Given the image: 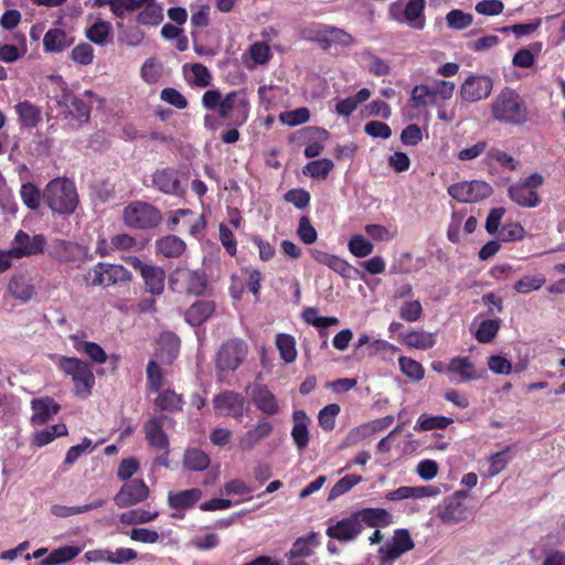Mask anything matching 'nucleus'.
<instances>
[{
	"mask_svg": "<svg viewBox=\"0 0 565 565\" xmlns=\"http://www.w3.org/2000/svg\"><path fill=\"white\" fill-rule=\"evenodd\" d=\"M273 425L266 419H259L253 429L247 430L238 441L242 450H252L263 439L267 438L273 433Z\"/></svg>",
	"mask_w": 565,
	"mask_h": 565,
	"instance_id": "30",
	"label": "nucleus"
},
{
	"mask_svg": "<svg viewBox=\"0 0 565 565\" xmlns=\"http://www.w3.org/2000/svg\"><path fill=\"white\" fill-rule=\"evenodd\" d=\"M492 79L487 75H471L460 86V97L468 103H477L491 95Z\"/></svg>",
	"mask_w": 565,
	"mask_h": 565,
	"instance_id": "18",
	"label": "nucleus"
},
{
	"mask_svg": "<svg viewBox=\"0 0 565 565\" xmlns=\"http://www.w3.org/2000/svg\"><path fill=\"white\" fill-rule=\"evenodd\" d=\"M132 280L131 273L120 264L98 262L84 274L83 281L89 287L107 288Z\"/></svg>",
	"mask_w": 565,
	"mask_h": 565,
	"instance_id": "6",
	"label": "nucleus"
},
{
	"mask_svg": "<svg viewBox=\"0 0 565 565\" xmlns=\"http://www.w3.org/2000/svg\"><path fill=\"white\" fill-rule=\"evenodd\" d=\"M127 263L137 271L143 279L145 290L152 296H160L164 291L166 271L162 267L143 263L136 256L127 258Z\"/></svg>",
	"mask_w": 565,
	"mask_h": 565,
	"instance_id": "13",
	"label": "nucleus"
},
{
	"mask_svg": "<svg viewBox=\"0 0 565 565\" xmlns=\"http://www.w3.org/2000/svg\"><path fill=\"white\" fill-rule=\"evenodd\" d=\"M57 367L65 375L71 376L74 384L73 392L76 396L87 398L92 394L95 375L87 362L78 358L62 355L57 361Z\"/></svg>",
	"mask_w": 565,
	"mask_h": 565,
	"instance_id": "5",
	"label": "nucleus"
},
{
	"mask_svg": "<svg viewBox=\"0 0 565 565\" xmlns=\"http://www.w3.org/2000/svg\"><path fill=\"white\" fill-rule=\"evenodd\" d=\"M9 289L14 298L24 301L31 299L34 295L33 286L24 281L22 278L11 280Z\"/></svg>",
	"mask_w": 565,
	"mask_h": 565,
	"instance_id": "64",
	"label": "nucleus"
},
{
	"mask_svg": "<svg viewBox=\"0 0 565 565\" xmlns=\"http://www.w3.org/2000/svg\"><path fill=\"white\" fill-rule=\"evenodd\" d=\"M320 545L319 534L310 532L305 536L298 537L289 552L286 554L287 558H305L310 557L315 553V548Z\"/></svg>",
	"mask_w": 565,
	"mask_h": 565,
	"instance_id": "33",
	"label": "nucleus"
},
{
	"mask_svg": "<svg viewBox=\"0 0 565 565\" xmlns=\"http://www.w3.org/2000/svg\"><path fill=\"white\" fill-rule=\"evenodd\" d=\"M546 282V278L543 274L534 276H524L518 280L513 288L518 294H529L531 291L540 290Z\"/></svg>",
	"mask_w": 565,
	"mask_h": 565,
	"instance_id": "54",
	"label": "nucleus"
},
{
	"mask_svg": "<svg viewBox=\"0 0 565 565\" xmlns=\"http://www.w3.org/2000/svg\"><path fill=\"white\" fill-rule=\"evenodd\" d=\"M68 433L65 424L60 423L39 430L33 436V445L43 447L52 443L56 437L66 436Z\"/></svg>",
	"mask_w": 565,
	"mask_h": 565,
	"instance_id": "45",
	"label": "nucleus"
},
{
	"mask_svg": "<svg viewBox=\"0 0 565 565\" xmlns=\"http://www.w3.org/2000/svg\"><path fill=\"white\" fill-rule=\"evenodd\" d=\"M207 275L203 269L175 268L169 277L172 291L193 296L203 295L207 287Z\"/></svg>",
	"mask_w": 565,
	"mask_h": 565,
	"instance_id": "8",
	"label": "nucleus"
},
{
	"mask_svg": "<svg viewBox=\"0 0 565 565\" xmlns=\"http://www.w3.org/2000/svg\"><path fill=\"white\" fill-rule=\"evenodd\" d=\"M398 364L401 371L413 381H420L425 376L423 365L416 360L407 356H399Z\"/></svg>",
	"mask_w": 565,
	"mask_h": 565,
	"instance_id": "56",
	"label": "nucleus"
},
{
	"mask_svg": "<svg viewBox=\"0 0 565 565\" xmlns=\"http://www.w3.org/2000/svg\"><path fill=\"white\" fill-rule=\"evenodd\" d=\"M138 556L137 552L129 547H118L116 551L108 548H96L85 553V558L89 563H110V564H125Z\"/></svg>",
	"mask_w": 565,
	"mask_h": 565,
	"instance_id": "22",
	"label": "nucleus"
},
{
	"mask_svg": "<svg viewBox=\"0 0 565 565\" xmlns=\"http://www.w3.org/2000/svg\"><path fill=\"white\" fill-rule=\"evenodd\" d=\"M348 247L350 253L359 258L371 255L374 249V245L360 234L353 235L350 238Z\"/></svg>",
	"mask_w": 565,
	"mask_h": 565,
	"instance_id": "57",
	"label": "nucleus"
},
{
	"mask_svg": "<svg viewBox=\"0 0 565 565\" xmlns=\"http://www.w3.org/2000/svg\"><path fill=\"white\" fill-rule=\"evenodd\" d=\"M473 17L459 9H452L446 14V22L449 29L461 31L472 24Z\"/></svg>",
	"mask_w": 565,
	"mask_h": 565,
	"instance_id": "55",
	"label": "nucleus"
},
{
	"mask_svg": "<svg viewBox=\"0 0 565 565\" xmlns=\"http://www.w3.org/2000/svg\"><path fill=\"white\" fill-rule=\"evenodd\" d=\"M360 524L370 527H385L392 523V515L382 508H364L355 512Z\"/></svg>",
	"mask_w": 565,
	"mask_h": 565,
	"instance_id": "32",
	"label": "nucleus"
},
{
	"mask_svg": "<svg viewBox=\"0 0 565 565\" xmlns=\"http://www.w3.org/2000/svg\"><path fill=\"white\" fill-rule=\"evenodd\" d=\"M147 0H110L109 9L117 18H124L127 12L141 9Z\"/></svg>",
	"mask_w": 565,
	"mask_h": 565,
	"instance_id": "58",
	"label": "nucleus"
},
{
	"mask_svg": "<svg viewBox=\"0 0 565 565\" xmlns=\"http://www.w3.org/2000/svg\"><path fill=\"white\" fill-rule=\"evenodd\" d=\"M20 195L26 207L32 211L38 210L41 205V200H43V193L31 182L21 185Z\"/></svg>",
	"mask_w": 565,
	"mask_h": 565,
	"instance_id": "51",
	"label": "nucleus"
},
{
	"mask_svg": "<svg viewBox=\"0 0 565 565\" xmlns=\"http://www.w3.org/2000/svg\"><path fill=\"white\" fill-rule=\"evenodd\" d=\"M203 492L199 488H191L168 494V505L173 510L171 516L174 519H183L185 512L194 508L201 500Z\"/></svg>",
	"mask_w": 565,
	"mask_h": 565,
	"instance_id": "20",
	"label": "nucleus"
},
{
	"mask_svg": "<svg viewBox=\"0 0 565 565\" xmlns=\"http://www.w3.org/2000/svg\"><path fill=\"white\" fill-rule=\"evenodd\" d=\"M210 463V456L200 448H189L183 455V466L189 471H203Z\"/></svg>",
	"mask_w": 565,
	"mask_h": 565,
	"instance_id": "39",
	"label": "nucleus"
},
{
	"mask_svg": "<svg viewBox=\"0 0 565 565\" xmlns=\"http://www.w3.org/2000/svg\"><path fill=\"white\" fill-rule=\"evenodd\" d=\"M185 174L175 167L158 168L151 175L153 186L168 195L182 196L185 193Z\"/></svg>",
	"mask_w": 565,
	"mask_h": 565,
	"instance_id": "14",
	"label": "nucleus"
},
{
	"mask_svg": "<svg viewBox=\"0 0 565 565\" xmlns=\"http://www.w3.org/2000/svg\"><path fill=\"white\" fill-rule=\"evenodd\" d=\"M74 349L84 353L93 363L104 364L108 360L105 350L96 342L82 340L78 335H71Z\"/></svg>",
	"mask_w": 565,
	"mask_h": 565,
	"instance_id": "34",
	"label": "nucleus"
},
{
	"mask_svg": "<svg viewBox=\"0 0 565 565\" xmlns=\"http://www.w3.org/2000/svg\"><path fill=\"white\" fill-rule=\"evenodd\" d=\"M168 417L166 415L151 416L143 425L145 438L148 445L157 450H163L169 454V437L163 426Z\"/></svg>",
	"mask_w": 565,
	"mask_h": 565,
	"instance_id": "21",
	"label": "nucleus"
},
{
	"mask_svg": "<svg viewBox=\"0 0 565 565\" xmlns=\"http://www.w3.org/2000/svg\"><path fill=\"white\" fill-rule=\"evenodd\" d=\"M14 39L22 42V46L18 47L13 44H0V61L4 63H13L26 53L25 36L15 34Z\"/></svg>",
	"mask_w": 565,
	"mask_h": 565,
	"instance_id": "48",
	"label": "nucleus"
},
{
	"mask_svg": "<svg viewBox=\"0 0 565 565\" xmlns=\"http://www.w3.org/2000/svg\"><path fill=\"white\" fill-rule=\"evenodd\" d=\"M47 79L58 85L61 94L55 96L56 103L63 113L75 118L79 122L89 120L90 106L81 97L68 89L66 82L61 75H49Z\"/></svg>",
	"mask_w": 565,
	"mask_h": 565,
	"instance_id": "9",
	"label": "nucleus"
},
{
	"mask_svg": "<svg viewBox=\"0 0 565 565\" xmlns=\"http://www.w3.org/2000/svg\"><path fill=\"white\" fill-rule=\"evenodd\" d=\"M149 488L142 479H134L124 483L114 501L118 508H128L143 502L149 497Z\"/></svg>",
	"mask_w": 565,
	"mask_h": 565,
	"instance_id": "19",
	"label": "nucleus"
},
{
	"mask_svg": "<svg viewBox=\"0 0 565 565\" xmlns=\"http://www.w3.org/2000/svg\"><path fill=\"white\" fill-rule=\"evenodd\" d=\"M362 481V477L359 475H347L341 478L330 490L328 500H334L344 493L349 492L353 487L358 486Z\"/></svg>",
	"mask_w": 565,
	"mask_h": 565,
	"instance_id": "53",
	"label": "nucleus"
},
{
	"mask_svg": "<svg viewBox=\"0 0 565 565\" xmlns=\"http://www.w3.org/2000/svg\"><path fill=\"white\" fill-rule=\"evenodd\" d=\"M292 422L291 438L297 449L302 451L308 448L310 441L308 429L310 418L305 411L299 409L294 412Z\"/></svg>",
	"mask_w": 565,
	"mask_h": 565,
	"instance_id": "27",
	"label": "nucleus"
},
{
	"mask_svg": "<svg viewBox=\"0 0 565 565\" xmlns=\"http://www.w3.org/2000/svg\"><path fill=\"white\" fill-rule=\"evenodd\" d=\"M435 98L433 88L430 85L420 84L415 85L411 93V104L414 108L426 107L428 105H434Z\"/></svg>",
	"mask_w": 565,
	"mask_h": 565,
	"instance_id": "47",
	"label": "nucleus"
},
{
	"mask_svg": "<svg viewBox=\"0 0 565 565\" xmlns=\"http://www.w3.org/2000/svg\"><path fill=\"white\" fill-rule=\"evenodd\" d=\"M124 223L131 228L147 230L159 225L161 213L153 205L146 202H132L122 212Z\"/></svg>",
	"mask_w": 565,
	"mask_h": 565,
	"instance_id": "12",
	"label": "nucleus"
},
{
	"mask_svg": "<svg viewBox=\"0 0 565 565\" xmlns=\"http://www.w3.org/2000/svg\"><path fill=\"white\" fill-rule=\"evenodd\" d=\"M14 109L23 128H34L42 121L40 108L29 100L18 103Z\"/></svg>",
	"mask_w": 565,
	"mask_h": 565,
	"instance_id": "35",
	"label": "nucleus"
},
{
	"mask_svg": "<svg viewBox=\"0 0 565 565\" xmlns=\"http://www.w3.org/2000/svg\"><path fill=\"white\" fill-rule=\"evenodd\" d=\"M73 44L74 38L58 28L47 30L43 38V49L46 53H61Z\"/></svg>",
	"mask_w": 565,
	"mask_h": 565,
	"instance_id": "31",
	"label": "nucleus"
},
{
	"mask_svg": "<svg viewBox=\"0 0 565 565\" xmlns=\"http://www.w3.org/2000/svg\"><path fill=\"white\" fill-rule=\"evenodd\" d=\"M333 161L327 158L313 160L303 167V174L317 180H324L333 169Z\"/></svg>",
	"mask_w": 565,
	"mask_h": 565,
	"instance_id": "46",
	"label": "nucleus"
},
{
	"mask_svg": "<svg viewBox=\"0 0 565 565\" xmlns=\"http://www.w3.org/2000/svg\"><path fill=\"white\" fill-rule=\"evenodd\" d=\"M454 423V419L447 416L437 415L431 416L427 414H423L418 417L414 429L416 431H428L433 429H446L449 425Z\"/></svg>",
	"mask_w": 565,
	"mask_h": 565,
	"instance_id": "43",
	"label": "nucleus"
},
{
	"mask_svg": "<svg viewBox=\"0 0 565 565\" xmlns=\"http://www.w3.org/2000/svg\"><path fill=\"white\" fill-rule=\"evenodd\" d=\"M284 199L286 202L291 203L295 207L302 210L309 205L311 196L307 190L297 188L287 191L284 194Z\"/></svg>",
	"mask_w": 565,
	"mask_h": 565,
	"instance_id": "63",
	"label": "nucleus"
},
{
	"mask_svg": "<svg viewBox=\"0 0 565 565\" xmlns=\"http://www.w3.org/2000/svg\"><path fill=\"white\" fill-rule=\"evenodd\" d=\"M499 329V319H487L481 321L475 337L480 343H490L497 337Z\"/></svg>",
	"mask_w": 565,
	"mask_h": 565,
	"instance_id": "52",
	"label": "nucleus"
},
{
	"mask_svg": "<svg viewBox=\"0 0 565 565\" xmlns=\"http://www.w3.org/2000/svg\"><path fill=\"white\" fill-rule=\"evenodd\" d=\"M341 408L338 404L332 403L320 409L318 414V422L323 430L330 431L335 427V418Z\"/></svg>",
	"mask_w": 565,
	"mask_h": 565,
	"instance_id": "59",
	"label": "nucleus"
},
{
	"mask_svg": "<svg viewBox=\"0 0 565 565\" xmlns=\"http://www.w3.org/2000/svg\"><path fill=\"white\" fill-rule=\"evenodd\" d=\"M275 344L279 351L280 358L286 363H292L297 359V349L295 338L287 333H278L275 339Z\"/></svg>",
	"mask_w": 565,
	"mask_h": 565,
	"instance_id": "44",
	"label": "nucleus"
},
{
	"mask_svg": "<svg viewBox=\"0 0 565 565\" xmlns=\"http://www.w3.org/2000/svg\"><path fill=\"white\" fill-rule=\"evenodd\" d=\"M147 387L151 392H159L164 385V376L161 366L154 361L150 360L147 364Z\"/></svg>",
	"mask_w": 565,
	"mask_h": 565,
	"instance_id": "50",
	"label": "nucleus"
},
{
	"mask_svg": "<svg viewBox=\"0 0 565 565\" xmlns=\"http://www.w3.org/2000/svg\"><path fill=\"white\" fill-rule=\"evenodd\" d=\"M252 401L263 414L277 415L280 412L278 401L274 393L265 384H255L252 388Z\"/></svg>",
	"mask_w": 565,
	"mask_h": 565,
	"instance_id": "25",
	"label": "nucleus"
},
{
	"mask_svg": "<svg viewBox=\"0 0 565 565\" xmlns=\"http://www.w3.org/2000/svg\"><path fill=\"white\" fill-rule=\"evenodd\" d=\"M213 407L221 416L232 417L241 420L248 409V402L245 396L234 391H224L214 395Z\"/></svg>",
	"mask_w": 565,
	"mask_h": 565,
	"instance_id": "16",
	"label": "nucleus"
},
{
	"mask_svg": "<svg viewBox=\"0 0 565 565\" xmlns=\"http://www.w3.org/2000/svg\"><path fill=\"white\" fill-rule=\"evenodd\" d=\"M399 318L406 322H416L423 316V307L419 300L405 301L399 308Z\"/></svg>",
	"mask_w": 565,
	"mask_h": 565,
	"instance_id": "61",
	"label": "nucleus"
},
{
	"mask_svg": "<svg viewBox=\"0 0 565 565\" xmlns=\"http://www.w3.org/2000/svg\"><path fill=\"white\" fill-rule=\"evenodd\" d=\"M157 398L154 399V405L164 412H180L182 411L184 401L182 395L175 393L173 390H160Z\"/></svg>",
	"mask_w": 565,
	"mask_h": 565,
	"instance_id": "38",
	"label": "nucleus"
},
{
	"mask_svg": "<svg viewBox=\"0 0 565 565\" xmlns=\"http://www.w3.org/2000/svg\"><path fill=\"white\" fill-rule=\"evenodd\" d=\"M81 551V547L72 545L58 547L43 558L40 565H62L75 558Z\"/></svg>",
	"mask_w": 565,
	"mask_h": 565,
	"instance_id": "40",
	"label": "nucleus"
},
{
	"mask_svg": "<svg viewBox=\"0 0 565 565\" xmlns=\"http://www.w3.org/2000/svg\"><path fill=\"white\" fill-rule=\"evenodd\" d=\"M491 114L494 120L522 126L529 120V109L524 99L513 88L504 87L491 104Z\"/></svg>",
	"mask_w": 565,
	"mask_h": 565,
	"instance_id": "2",
	"label": "nucleus"
},
{
	"mask_svg": "<svg viewBox=\"0 0 565 565\" xmlns=\"http://www.w3.org/2000/svg\"><path fill=\"white\" fill-rule=\"evenodd\" d=\"M426 0H408L404 8V18L406 23L415 29L423 30L426 25L425 18Z\"/></svg>",
	"mask_w": 565,
	"mask_h": 565,
	"instance_id": "37",
	"label": "nucleus"
},
{
	"mask_svg": "<svg viewBox=\"0 0 565 565\" xmlns=\"http://www.w3.org/2000/svg\"><path fill=\"white\" fill-rule=\"evenodd\" d=\"M466 492L457 491L451 497L444 500L443 509L439 512V518L444 523L455 524L465 521L468 516V511L463 504Z\"/></svg>",
	"mask_w": 565,
	"mask_h": 565,
	"instance_id": "23",
	"label": "nucleus"
},
{
	"mask_svg": "<svg viewBox=\"0 0 565 565\" xmlns=\"http://www.w3.org/2000/svg\"><path fill=\"white\" fill-rule=\"evenodd\" d=\"M47 255L51 259L61 264H72L79 268L82 264L92 259L89 248L76 242L66 239H53L49 246Z\"/></svg>",
	"mask_w": 565,
	"mask_h": 565,
	"instance_id": "10",
	"label": "nucleus"
},
{
	"mask_svg": "<svg viewBox=\"0 0 565 565\" xmlns=\"http://www.w3.org/2000/svg\"><path fill=\"white\" fill-rule=\"evenodd\" d=\"M216 305L210 299L194 301L184 312V320L192 327L205 323L215 312Z\"/></svg>",
	"mask_w": 565,
	"mask_h": 565,
	"instance_id": "26",
	"label": "nucleus"
},
{
	"mask_svg": "<svg viewBox=\"0 0 565 565\" xmlns=\"http://www.w3.org/2000/svg\"><path fill=\"white\" fill-rule=\"evenodd\" d=\"M111 33V24L108 21H97L86 30V38L98 45H104Z\"/></svg>",
	"mask_w": 565,
	"mask_h": 565,
	"instance_id": "49",
	"label": "nucleus"
},
{
	"mask_svg": "<svg viewBox=\"0 0 565 565\" xmlns=\"http://www.w3.org/2000/svg\"><path fill=\"white\" fill-rule=\"evenodd\" d=\"M43 201L54 213L70 215L78 204V194L73 181L66 178L51 180L44 191Z\"/></svg>",
	"mask_w": 565,
	"mask_h": 565,
	"instance_id": "3",
	"label": "nucleus"
},
{
	"mask_svg": "<svg viewBox=\"0 0 565 565\" xmlns=\"http://www.w3.org/2000/svg\"><path fill=\"white\" fill-rule=\"evenodd\" d=\"M397 341L408 349L417 350L431 349L437 342L434 333L414 329L405 333H399Z\"/></svg>",
	"mask_w": 565,
	"mask_h": 565,
	"instance_id": "29",
	"label": "nucleus"
},
{
	"mask_svg": "<svg viewBox=\"0 0 565 565\" xmlns=\"http://www.w3.org/2000/svg\"><path fill=\"white\" fill-rule=\"evenodd\" d=\"M143 9L137 15V22L142 25H157L163 19L162 8L154 0H147Z\"/></svg>",
	"mask_w": 565,
	"mask_h": 565,
	"instance_id": "42",
	"label": "nucleus"
},
{
	"mask_svg": "<svg viewBox=\"0 0 565 565\" xmlns=\"http://www.w3.org/2000/svg\"><path fill=\"white\" fill-rule=\"evenodd\" d=\"M33 415L31 422L34 425H43L47 423L54 415H56L61 406L54 402L52 397L34 398L31 402Z\"/></svg>",
	"mask_w": 565,
	"mask_h": 565,
	"instance_id": "28",
	"label": "nucleus"
},
{
	"mask_svg": "<svg viewBox=\"0 0 565 565\" xmlns=\"http://www.w3.org/2000/svg\"><path fill=\"white\" fill-rule=\"evenodd\" d=\"M302 38L316 42L323 51L331 47L349 49L355 43L352 34L343 29L324 23H312L301 30Z\"/></svg>",
	"mask_w": 565,
	"mask_h": 565,
	"instance_id": "4",
	"label": "nucleus"
},
{
	"mask_svg": "<svg viewBox=\"0 0 565 565\" xmlns=\"http://www.w3.org/2000/svg\"><path fill=\"white\" fill-rule=\"evenodd\" d=\"M447 371L458 374L462 381L477 379L475 365L470 362L468 356L452 358L447 366Z\"/></svg>",
	"mask_w": 565,
	"mask_h": 565,
	"instance_id": "41",
	"label": "nucleus"
},
{
	"mask_svg": "<svg viewBox=\"0 0 565 565\" xmlns=\"http://www.w3.org/2000/svg\"><path fill=\"white\" fill-rule=\"evenodd\" d=\"M248 344L238 338H233L218 348L215 354V369L217 372L236 371L245 361Z\"/></svg>",
	"mask_w": 565,
	"mask_h": 565,
	"instance_id": "11",
	"label": "nucleus"
},
{
	"mask_svg": "<svg viewBox=\"0 0 565 565\" xmlns=\"http://www.w3.org/2000/svg\"><path fill=\"white\" fill-rule=\"evenodd\" d=\"M448 194L458 202L472 203L489 198L493 189L482 180L454 183L448 186Z\"/></svg>",
	"mask_w": 565,
	"mask_h": 565,
	"instance_id": "15",
	"label": "nucleus"
},
{
	"mask_svg": "<svg viewBox=\"0 0 565 565\" xmlns=\"http://www.w3.org/2000/svg\"><path fill=\"white\" fill-rule=\"evenodd\" d=\"M156 248L166 258H178L185 252L186 244L179 236L167 235L157 239Z\"/></svg>",
	"mask_w": 565,
	"mask_h": 565,
	"instance_id": "36",
	"label": "nucleus"
},
{
	"mask_svg": "<svg viewBox=\"0 0 565 565\" xmlns=\"http://www.w3.org/2000/svg\"><path fill=\"white\" fill-rule=\"evenodd\" d=\"M524 227L516 222L504 224L498 233L499 239L502 242L521 241L525 237Z\"/></svg>",
	"mask_w": 565,
	"mask_h": 565,
	"instance_id": "62",
	"label": "nucleus"
},
{
	"mask_svg": "<svg viewBox=\"0 0 565 565\" xmlns=\"http://www.w3.org/2000/svg\"><path fill=\"white\" fill-rule=\"evenodd\" d=\"M279 119L282 124L289 127H295L306 124L310 119V111L306 107H300L295 110L280 114Z\"/></svg>",
	"mask_w": 565,
	"mask_h": 565,
	"instance_id": "60",
	"label": "nucleus"
},
{
	"mask_svg": "<svg viewBox=\"0 0 565 565\" xmlns=\"http://www.w3.org/2000/svg\"><path fill=\"white\" fill-rule=\"evenodd\" d=\"M45 244L46 239L43 235L36 234L30 236L28 233L20 230L12 241L9 255L17 259L39 255L44 252Z\"/></svg>",
	"mask_w": 565,
	"mask_h": 565,
	"instance_id": "17",
	"label": "nucleus"
},
{
	"mask_svg": "<svg viewBox=\"0 0 565 565\" xmlns=\"http://www.w3.org/2000/svg\"><path fill=\"white\" fill-rule=\"evenodd\" d=\"M363 531V525L360 524L356 513L338 521L334 525L327 529V535L331 539L349 542L355 540Z\"/></svg>",
	"mask_w": 565,
	"mask_h": 565,
	"instance_id": "24",
	"label": "nucleus"
},
{
	"mask_svg": "<svg viewBox=\"0 0 565 565\" xmlns=\"http://www.w3.org/2000/svg\"><path fill=\"white\" fill-rule=\"evenodd\" d=\"M201 103L206 110L217 111L220 119L228 120L230 126L242 127L248 120L250 105L243 89L225 96L216 88L209 89L202 95Z\"/></svg>",
	"mask_w": 565,
	"mask_h": 565,
	"instance_id": "1",
	"label": "nucleus"
},
{
	"mask_svg": "<svg viewBox=\"0 0 565 565\" xmlns=\"http://www.w3.org/2000/svg\"><path fill=\"white\" fill-rule=\"evenodd\" d=\"M545 179L539 172H533L524 179L511 184L508 188V196L518 206L532 209L541 204L542 200L539 189L544 184Z\"/></svg>",
	"mask_w": 565,
	"mask_h": 565,
	"instance_id": "7",
	"label": "nucleus"
}]
</instances>
